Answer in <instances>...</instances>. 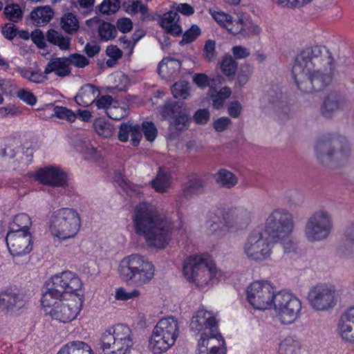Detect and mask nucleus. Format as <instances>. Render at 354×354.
Listing matches in <instances>:
<instances>
[{
    "instance_id": "obj_1",
    "label": "nucleus",
    "mask_w": 354,
    "mask_h": 354,
    "mask_svg": "<svg viewBox=\"0 0 354 354\" xmlns=\"http://www.w3.org/2000/svg\"><path fill=\"white\" fill-rule=\"evenodd\" d=\"M334 60L324 46L303 50L296 57L292 75L298 88L304 93L319 91L333 80Z\"/></svg>"
},
{
    "instance_id": "obj_2",
    "label": "nucleus",
    "mask_w": 354,
    "mask_h": 354,
    "mask_svg": "<svg viewBox=\"0 0 354 354\" xmlns=\"http://www.w3.org/2000/svg\"><path fill=\"white\" fill-rule=\"evenodd\" d=\"M82 281L78 276L70 271L55 274L48 279L44 286L41 299V305L53 319L67 323L75 319L80 313L83 300L75 296L73 299L62 302L61 299L64 294H73L81 289Z\"/></svg>"
},
{
    "instance_id": "obj_3",
    "label": "nucleus",
    "mask_w": 354,
    "mask_h": 354,
    "mask_svg": "<svg viewBox=\"0 0 354 354\" xmlns=\"http://www.w3.org/2000/svg\"><path fill=\"white\" fill-rule=\"evenodd\" d=\"M131 221L135 234L142 237L149 247L163 249L172 239V222L151 203L137 204L133 208Z\"/></svg>"
},
{
    "instance_id": "obj_4",
    "label": "nucleus",
    "mask_w": 354,
    "mask_h": 354,
    "mask_svg": "<svg viewBox=\"0 0 354 354\" xmlns=\"http://www.w3.org/2000/svg\"><path fill=\"white\" fill-rule=\"evenodd\" d=\"M314 151L318 162L327 167L344 164L351 157V148L348 140L335 133L326 134L318 138Z\"/></svg>"
},
{
    "instance_id": "obj_5",
    "label": "nucleus",
    "mask_w": 354,
    "mask_h": 354,
    "mask_svg": "<svg viewBox=\"0 0 354 354\" xmlns=\"http://www.w3.org/2000/svg\"><path fill=\"white\" fill-rule=\"evenodd\" d=\"M183 274L189 283L201 290L216 283L223 276L221 270L207 254L194 255L186 259Z\"/></svg>"
},
{
    "instance_id": "obj_6",
    "label": "nucleus",
    "mask_w": 354,
    "mask_h": 354,
    "mask_svg": "<svg viewBox=\"0 0 354 354\" xmlns=\"http://www.w3.org/2000/svg\"><path fill=\"white\" fill-rule=\"evenodd\" d=\"M293 228V216L284 208L274 209L266 221V232L273 242L281 243L285 252H290L294 250V244L290 239Z\"/></svg>"
},
{
    "instance_id": "obj_7",
    "label": "nucleus",
    "mask_w": 354,
    "mask_h": 354,
    "mask_svg": "<svg viewBox=\"0 0 354 354\" xmlns=\"http://www.w3.org/2000/svg\"><path fill=\"white\" fill-rule=\"evenodd\" d=\"M134 344L132 330L122 324L109 327L100 338V348L104 354H129Z\"/></svg>"
},
{
    "instance_id": "obj_8",
    "label": "nucleus",
    "mask_w": 354,
    "mask_h": 354,
    "mask_svg": "<svg viewBox=\"0 0 354 354\" xmlns=\"http://www.w3.org/2000/svg\"><path fill=\"white\" fill-rule=\"evenodd\" d=\"M119 272L124 281L131 280L138 285H144L153 278L155 267L147 257L131 254L121 261Z\"/></svg>"
},
{
    "instance_id": "obj_9",
    "label": "nucleus",
    "mask_w": 354,
    "mask_h": 354,
    "mask_svg": "<svg viewBox=\"0 0 354 354\" xmlns=\"http://www.w3.org/2000/svg\"><path fill=\"white\" fill-rule=\"evenodd\" d=\"M180 326L178 321L168 317L159 320L149 341V348L155 354H161L173 346L177 340Z\"/></svg>"
},
{
    "instance_id": "obj_10",
    "label": "nucleus",
    "mask_w": 354,
    "mask_h": 354,
    "mask_svg": "<svg viewBox=\"0 0 354 354\" xmlns=\"http://www.w3.org/2000/svg\"><path fill=\"white\" fill-rule=\"evenodd\" d=\"M81 220L78 212L71 208H61L53 212L50 224L53 235L62 239L74 237L80 230Z\"/></svg>"
},
{
    "instance_id": "obj_11",
    "label": "nucleus",
    "mask_w": 354,
    "mask_h": 354,
    "mask_svg": "<svg viewBox=\"0 0 354 354\" xmlns=\"http://www.w3.org/2000/svg\"><path fill=\"white\" fill-rule=\"evenodd\" d=\"M333 230V215L325 209L315 211L308 218L304 234L310 242L326 240Z\"/></svg>"
},
{
    "instance_id": "obj_12",
    "label": "nucleus",
    "mask_w": 354,
    "mask_h": 354,
    "mask_svg": "<svg viewBox=\"0 0 354 354\" xmlns=\"http://www.w3.org/2000/svg\"><path fill=\"white\" fill-rule=\"evenodd\" d=\"M270 236H267L259 230L252 232L247 237L243 252L250 261L261 262L268 259L272 254L273 243Z\"/></svg>"
},
{
    "instance_id": "obj_13",
    "label": "nucleus",
    "mask_w": 354,
    "mask_h": 354,
    "mask_svg": "<svg viewBox=\"0 0 354 354\" xmlns=\"http://www.w3.org/2000/svg\"><path fill=\"white\" fill-rule=\"evenodd\" d=\"M272 306L284 324L293 323L301 310V302L294 294L288 291H279L274 297Z\"/></svg>"
},
{
    "instance_id": "obj_14",
    "label": "nucleus",
    "mask_w": 354,
    "mask_h": 354,
    "mask_svg": "<svg viewBox=\"0 0 354 354\" xmlns=\"http://www.w3.org/2000/svg\"><path fill=\"white\" fill-rule=\"evenodd\" d=\"M308 301L315 310L327 311L335 307L337 304V291L331 285L317 284L310 290Z\"/></svg>"
},
{
    "instance_id": "obj_15",
    "label": "nucleus",
    "mask_w": 354,
    "mask_h": 354,
    "mask_svg": "<svg viewBox=\"0 0 354 354\" xmlns=\"http://www.w3.org/2000/svg\"><path fill=\"white\" fill-rule=\"evenodd\" d=\"M275 295L273 286L268 281H254L247 289L248 302L259 310H266L272 306Z\"/></svg>"
},
{
    "instance_id": "obj_16",
    "label": "nucleus",
    "mask_w": 354,
    "mask_h": 354,
    "mask_svg": "<svg viewBox=\"0 0 354 354\" xmlns=\"http://www.w3.org/2000/svg\"><path fill=\"white\" fill-rule=\"evenodd\" d=\"M161 113L169 120L170 126L178 131L188 129L191 118L183 102L167 103L162 108Z\"/></svg>"
},
{
    "instance_id": "obj_17",
    "label": "nucleus",
    "mask_w": 354,
    "mask_h": 354,
    "mask_svg": "<svg viewBox=\"0 0 354 354\" xmlns=\"http://www.w3.org/2000/svg\"><path fill=\"white\" fill-rule=\"evenodd\" d=\"M8 248L13 256L28 254L32 250V239L29 232L15 230L12 227L6 237Z\"/></svg>"
},
{
    "instance_id": "obj_18",
    "label": "nucleus",
    "mask_w": 354,
    "mask_h": 354,
    "mask_svg": "<svg viewBox=\"0 0 354 354\" xmlns=\"http://www.w3.org/2000/svg\"><path fill=\"white\" fill-rule=\"evenodd\" d=\"M218 328V324L213 313L204 308L198 309L192 316L190 330L194 335H204L207 333L213 334Z\"/></svg>"
},
{
    "instance_id": "obj_19",
    "label": "nucleus",
    "mask_w": 354,
    "mask_h": 354,
    "mask_svg": "<svg viewBox=\"0 0 354 354\" xmlns=\"http://www.w3.org/2000/svg\"><path fill=\"white\" fill-rule=\"evenodd\" d=\"M36 179L40 183L54 187H64L66 184L65 174L58 167H46L36 174Z\"/></svg>"
},
{
    "instance_id": "obj_20",
    "label": "nucleus",
    "mask_w": 354,
    "mask_h": 354,
    "mask_svg": "<svg viewBox=\"0 0 354 354\" xmlns=\"http://www.w3.org/2000/svg\"><path fill=\"white\" fill-rule=\"evenodd\" d=\"M344 106V99L339 93L331 92L324 98L321 106V113L324 118H330L343 110Z\"/></svg>"
},
{
    "instance_id": "obj_21",
    "label": "nucleus",
    "mask_w": 354,
    "mask_h": 354,
    "mask_svg": "<svg viewBox=\"0 0 354 354\" xmlns=\"http://www.w3.org/2000/svg\"><path fill=\"white\" fill-rule=\"evenodd\" d=\"M86 24L92 28L97 29L99 38L102 41H109L116 37L117 28L109 22L102 21L97 17H94L87 20Z\"/></svg>"
},
{
    "instance_id": "obj_22",
    "label": "nucleus",
    "mask_w": 354,
    "mask_h": 354,
    "mask_svg": "<svg viewBox=\"0 0 354 354\" xmlns=\"http://www.w3.org/2000/svg\"><path fill=\"white\" fill-rule=\"evenodd\" d=\"M250 218V212L243 208L236 207L226 211L223 216L227 228L247 224Z\"/></svg>"
},
{
    "instance_id": "obj_23",
    "label": "nucleus",
    "mask_w": 354,
    "mask_h": 354,
    "mask_svg": "<svg viewBox=\"0 0 354 354\" xmlns=\"http://www.w3.org/2000/svg\"><path fill=\"white\" fill-rule=\"evenodd\" d=\"M212 17L221 26L225 27L229 32L236 35L245 30L243 20L239 19L233 20L232 17L223 12H216L212 13Z\"/></svg>"
},
{
    "instance_id": "obj_24",
    "label": "nucleus",
    "mask_w": 354,
    "mask_h": 354,
    "mask_svg": "<svg viewBox=\"0 0 354 354\" xmlns=\"http://www.w3.org/2000/svg\"><path fill=\"white\" fill-rule=\"evenodd\" d=\"M180 17L178 13L174 10H170L165 13L161 20L159 21V25L164 28L166 32L174 37H178L181 35L183 30L180 25L179 24Z\"/></svg>"
},
{
    "instance_id": "obj_25",
    "label": "nucleus",
    "mask_w": 354,
    "mask_h": 354,
    "mask_svg": "<svg viewBox=\"0 0 354 354\" xmlns=\"http://www.w3.org/2000/svg\"><path fill=\"white\" fill-rule=\"evenodd\" d=\"M24 304V297L17 290L8 289L0 293V306L7 310L21 308Z\"/></svg>"
},
{
    "instance_id": "obj_26",
    "label": "nucleus",
    "mask_w": 354,
    "mask_h": 354,
    "mask_svg": "<svg viewBox=\"0 0 354 354\" xmlns=\"http://www.w3.org/2000/svg\"><path fill=\"white\" fill-rule=\"evenodd\" d=\"M100 93V92L97 87L88 84L81 88L75 100L79 105L86 107L95 103Z\"/></svg>"
},
{
    "instance_id": "obj_27",
    "label": "nucleus",
    "mask_w": 354,
    "mask_h": 354,
    "mask_svg": "<svg viewBox=\"0 0 354 354\" xmlns=\"http://www.w3.org/2000/svg\"><path fill=\"white\" fill-rule=\"evenodd\" d=\"M54 73L56 75L64 77L71 73L66 57L53 58L47 64L44 74Z\"/></svg>"
},
{
    "instance_id": "obj_28",
    "label": "nucleus",
    "mask_w": 354,
    "mask_h": 354,
    "mask_svg": "<svg viewBox=\"0 0 354 354\" xmlns=\"http://www.w3.org/2000/svg\"><path fill=\"white\" fill-rule=\"evenodd\" d=\"M181 62L172 57H165L158 65V73L163 77H171L180 71Z\"/></svg>"
},
{
    "instance_id": "obj_29",
    "label": "nucleus",
    "mask_w": 354,
    "mask_h": 354,
    "mask_svg": "<svg viewBox=\"0 0 354 354\" xmlns=\"http://www.w3.org/2000/svg\"><path fill=\"white\" fill-rule=\"evenodd\" d=\"M151 183L156 192H167L171 184V174L169 171L165 168H160L156 178L151 180Z\"/></svg>"
},
{
    "instance_id": "obj_30",
    "label": "nucleus",
    "mask_w": 354,
    "mask_h": 354,
    "mask_svg": "<svg viewBox=\"0 0 354 354\" xmlns=\"http://www.w3.org/2000/svg\"><path fill=\"white\" fill-rule=\"evenodd\" d=\"M76 149L84 153L85 158L97 162L102 158V153L94 147L91 142L86 139H80V142L75 145Z\"/></svg>"
},
{
    "instance_id": "obj_31",
    "label": "nucleus",
    "mask_w": 354,
    "mask_h": 354,
    "mask_svg": "<svg viewBox=\"0 0 354 354\" xmlns=\"http://www.w3.org/2000/svg\"><path fill=\"white\" fill-rule=\"evenodd\" d=\"M216 183L221 187L231 189L238 183L237 176L226 169H220L214 175Z\"/></svg>"
},
{
    "instance_id": "obj_32",
    "label": "nucleus",
    "mask_w": 354,
    "mask_h": 354,
    "mask_svg": "<svg viewBox=\"0 0 354 354\" xmlns=\"http://www.w3.org/2000/svg\"><path fill=\"white\" fill-rule=\"evenodd\" d=\"M46 40L50 44L57 46L62 50L70 49L71 38L65 37L63 34L54 29H50L46 32Z\"/></svg>"
},
{
    "instance_id": "obj_33",
    "label": "nucleus",
    "mask_w": 354,
    "mask_h": 354,
    "mask_svg": "<svg viewBox=\"0 0 354 354\" xmlns=\"http://www.w3.org/2000/svg\"><path fill=\"white\" fill-rule=\"evenodd\" d=\"M337 332L342 341L354 344V325L339 318L337 325Z\"/></svg>"
},
{
    "instance_id": "obj_34",
    "label": "nucleus",
    "mask_w": 354,
    "mask_h": 354,
    "mask_svg": "<svg viewBox=\"0 0 354 354\" xmlns=\"http://www.w3.org/2000/svg\"><path fill=\"white\" fill-rule=\"evenodd\" d=\"M54 12L49 6L38 7L30 13L31 19L37 25H44L53 18Z\"/></svg>"
},
{
    "instance_id": "obj_35",
    "label": "nucleus",
    "mask_w": 354,
    "mask_h": 354,
    "mask_svg": "<svg viewBox=\"0 0 354 354\" xmlns=\"http://www.w3.org/2000/svg\"><path fill=\"white\" fill-rule=\"evenodd\" d=\"M213 334L208 333L201 335L198 341V348L201 349H210L212 345H218V341L221 339L225 342V340L218 328L215 330Z\"/></svg>"
},
{
    "instance_id": "obj_36",
    "label": "nucleus",
    "mask_w": 354,
    "mask_h": 354,
    "mask_svg": "<svg viewBox=\"0 0 354 354\" xmlns=\"http://www.w3.org/2000/svg\"><path fill=\"white\" fill-rule=\"evenodd\" d=\"M300 350L299 342L291 337H288L281 342L279 354H299Z\"/></svg>"
},
{
    "instance_id": "obj_37",
    "label": "nucleus",
    "mask_w": 354,
    "mask_h": 354,
    "mask_svg": "<svg viewBox=\"0 0 354 354\" xmlns=\"http://www.w3.org/2000/svg\"><path fill=\"white\" fill-rule=\"evenodd\" d=\"M205 183L201 178H194L189 181V185L184 188L183 195L186 198H190L194 195H199L203 193Z\"/></svg>"
},
{
    "instance_id": "obj_38",
    "label": "nucleus",
    "mask_w": 354,
    "mask_h": 354,
    "mask_svg": "<svg viewBox=\"0 0 354 354\" xmlns=\"http://www.w3.org/2000/svg\"><path fill=\"white\" fill-rule=\"evenodd\" d=\"M17 71L23 78L32 83L41 84L47 80V77L39 71H32L30 68L17 67Z\"/></svg>"
},
{
    "instance_id": "obj_39",
    "label": "nucleus",
    "mask_w": 354,
    "mask_h": 354,
    "mask_svg": "<svg viewBox=\"0 0 354 354\" xmlns=\"http://www.w3.org/2000/svg\"><path fill=\"white\" fill-rule=\"evenodd\" d=\"M61 26L68 34L76 32L79 28V22L75 15L68 12L62 17Z\"/></svg>"
},
{
    "instance_id": "obj_40",
    "label": "nucleus",
    "mask_w": 354,
    "mask_h": 354,
    "mask_svg": "<svg viewBox=\"0 0 354 354\" xmlns=\"http://www.w3.org/2000/svg\"><path fill=\"white\" fill-rule=\"evenodd\" d=\"M93 126L96 133L104 138H109L114 133L113 126L102 119L96 120Z\"/></svg>"
},
{
    "instance_id": "obj_41",
    "label": "nucleus",
    "mask_w": 354,
    "mask_h": 354,
    "mask_svg": "<svg viewBox=\"0 0 354 354\" xmlns=\"http://www.w3.org/2000/svg\"><path fill=\"white\" fill-rule=\"evenodd\" d=\"M70 354H93L90 346L84 342L73 341L66 344Z\"/></svg>"
},
{
    "instance_id": "obj_42",
    "label": "nucleus",
    "mask_w": 354,
    "mask_h": 354,
    "mask_svg": "<svg viewBox=\"0 0 354 354\" xmlns=\"http://www.w3.org/2000/svg\"><path fill=\"white\" fill-rule=\"evenodd\" d=\"M122 6L124 10L130 15H135L140 12L141 17H142L143 14L147 12V5L142 3V2L138 0H129L124 2Z\"/></svg>"
},
{
    "instance_id": "obj_43",
    "label": "nucleus",
    "mask_w": 354,
    "mask_h": 354,
    "mask_svg": "<svg viewBox=\"0 0 354 354\" xmlns=\"http://www.w3.org/2000/svg\"><path fill=\"white\" fill-rule=\"evenodd\" d=\"M237 66V62L231 55L225 56L221 63V71L223 74L227 77L234 76L235 75Z\"/></svg>"
},
{
    "instance_id": "obj_44",
    "label": "nucleus",
    "mask_w": 354,
    "mask_h": 354,
    "mask_svg": "<svg viewBox=\"0 0 354 354\" xmlns=\"http://www.w3.org/2000/svg\"><path fill=\"white\" fill-rule=\"evenodd\" d=\"M3 13L6 17L10 21L16 23L19 21L23 15V11L18 4H10L5 7Z\"/></svg>"
},
{
    "instance_id": "obj_45",
    "label": "nucleus",
    "mask_w": 354,
    "mask_h": 354,
    "mask_svg": "<svg viewBox=\"0 0 354 354\" xmlns=\"http://www.w3.org/2000/svg\"><path fill=\"white\" fill-rule=\"evenodd\" d=\"M31 224L30 218L26 214H19L17 215L11 225L10 230L15 227V230H19L25 232H29V226Z\"/></svg>"
},
{
    "instance_id": "obj_46",
    "label": "nucleus",
    "mask_w": 354,
    "mask_h": 354,
    "mask_svg": "<svg viewBox=\"0 0 354 354\" xmlns=\"http://www.w3.org/2000/svg\"><path fill=\"white\" fill-rule=\"evenodd\" d=\"M120 8L119 0H104L99 6V10L103 15H111L115 13Z\"/></svg>"
},
{
    "instance_id": "obj_47",
    "label": "nucleus",
    "mask_w": 354,
    "mask_h": 354,
    "mask_svg": "<svg viewBox=\"0 0 354 354\" xmlns=\"http://www.w3.org/2000/svg\"><path fill=\"white\" fill-rule=\"evenodd\" d=\"M201 28L197 25H192L183 35V39L180 41V44L183 46L187 44L194 41L201 35Z\"/></svg>"
},
{
    "instance_id": "obj_48",
    "label": "nucleus",
    "mask_w": 354,
    "mask_h": 354,
    "mask_svg": "<svg viewBox=\"0 0 354 354\" xmlns=\"http://www.w3.org/2000/svg\"><path fill=\"white\" fill-rule=\"evenodd\" d=\"M231 95V90L228 87L222 88L217 93L212 95V105L218 109L223 106L225 100Z\"/></svg>"
},
{
    "instance_id": "obj_49",
    "label": "nucleus",
    "mask_w": 354,
    "mask_h": 354,
    "mask_svg": "<svg viewBox=\"0 0 354 354\" xmlns=\"http://www.w3.org/2000/svg\"><path fill=\"white\" fill-rule=\"evenodd\" d=\"M171 91L174 97L185 99L189 95V84L185 81L177 82L173 85Z\"/></svg>"
},
{
    "instance_id": "obj_50",
    "label": "nucleus",
    "mask_w": 354,
    "mask_h": 354,
    "mask_svg": "<svg viewBox=\"0 0 354 354\" xmlns=\"http://www.w3.org/2000/svg\"><path fill=\"white\" fill-rule=\"evenodd\" d=\"M107 116L114 120H120L129 115V111L126 106L113 105L109 109Z\"/></svg>"
},
{
    "instance_id": "obj_51",
    "label": "nucleus",
    "mask_w": 354,
    "mask_h": 354,
    "mask_svg": "<svg viewBox=\"0 0 354 354\" xmlns=\"http://www.w3.org/2000/svg\"><path fill=\"white\" fill-rule=\"evenodd\" d=\"M286 197L290 205L299 206L304 202V194L296 189L288 190L286 192Z\"/></svg>"
},
{
    "instance_id": "obj_52",
    "label": "nucleus",
    "mask_w": 354,
    "mask_h": 354,
    "mask_svg": "<svg viewBox=\"0 0 354 354\" xmlns=\"http://www.w3.org/2000/svg\"><path fill=\"white\" fill-rule=\"evenodd\" d=\"M54 115L59 119H65L70 122H74L77 118V115L72 110L64 106H55Z\"/></svg>"
},
{
    "instance_id": "obj_53",
    "label": "nucleus",
    "mask_w": 354,
    "mask_h": 354,
    "mask_svg": "<svg viewBox=\"0 0 354 354\" xmlns=\"http://www.w3.org/2000/svg\"><path fill=\"white\" fill-rule=\"evenodd\" d=\"M142 133L147 140L153 142L158 133L157 129L152 122H144L141 124Z\"/></svg>"
},
{
    "instance_id": "obj_54",
    "label": "nucleus",
    "mask_w": 354,
    "mask_h": 354,
    "mask_svg": "<svg viewBox=\"0 0 354 354\" xmlns=\"http://www.w3.org/2000/svg\"><path fill=\"white\" fill-rule=\"evenodd\" d=\"M140 292L138 290L134 289L131 291H127L123 288H119L115 290V298L117 300L127 301L140 296Z\"/></svg>"
},
{
    "instance_id": "obj_55",
    "label": "nucleus",
    "mask_w": 354,
    "mask_h": 354,
    "mask_svg": "<svg viewBox=\"0 0 354 354\" xmlns=\"http://www.w3.org/2000/svg\"><path fill=\"white\" fill-rule=\"evenodd\" d=\"M252 67L250 64H244L241 66L237 76V82L241 86L248 83L252 75Z\"/></svg>"
},
{
    "instance_id": "obj_56",
    "label": "nucleus",
    "mask_w": 354,
    "mask_h": 354,
    "mask_svg": "<svg viewBox=\"0 0 354 354\" xmlns=\"http://www.w3.org/2000/svg\"><path fill=\"white\" fill-rule=\"evenodd\" d=\"M203 56L208 62H212L216 58V42L214 40L209 39L205 42Z\"/></svg>"
},
{
    "instance_id": "obj_57",
    "label": "nucleus",
    "mask_w": 354,
    "mask_h": 354,
    "mask_svg": "<svg viewBox=\"0 0 354 354\" xmlns=\"http://www.w3.org/2000/svg\"><path fill=\"white\" fill-rule=\"evenodd\" d=\"M68 66L73 64L78 68H83L87 66L89 63L88 59L82 55L74 53L66 57Z\"/></svg>"
},
{
    "instance_id": "obj_58",
    "label": "nucleus",
    "mask_w": 354,
    "mask_h": 354,
    "mask_svg": "<svg viewBox=\"0 0 354 354\" xmlns=\"http://www.w3.org/2000/svg\"><path fill=\"white\" fill-rule=\"evenodd\" d=\"M225 342L220 339L218 345H212L210 349H201L198 348V354H225Z\"/></svg>"
},
{
    "instance_id": "obj_59",
    "label": "nucleus",
    "mask_w": 354,
    "mask_h": 354,
    "mask_svg": "<svg viewBox=\"0 0 354 354\" xmlns=\"http://www.w3.org/2000/svg\"><path fill=\"white\" fill-rule=\"evenodd\" d=\"M132 130V122L128 121L120 124L118 132V139L121 142H127L129 139V136L131 134Z\"/></svg>"
},
{
    "instance_id": "obj_60",
    "label": "nucleus",
    "mask_w": 354,
    "mask_h": 354,
    "mask_svg": "<svg viewBox=\"0 0 354 354\" xmlns=\"http://www.w3.org/2000/svg\"><path fill=\"white\" fill-rule=\"evenodd\" d=\"M113 98L111 95H103L99 99L95 100V104L98 109H104L106 113H108L109 109L113 106Z\"/></svg>"
},
{
    "instance_id": "obj_61",
    "label": "nucleus",
    "mask_w": 354,
    "mask_h": 354,
    "mask_svg": "<svg viewBox=\"0 0 354 354\" xmlns=\"http://www.w3.org/2000/svg\"><path fill=\"white\" fill-rule=\"evenodd\" d=\"M17 97L30 106L35 105L37 102V97L31 91L26 89L19 90L17 93Z\"/></svg>"
},
{
    "instance_id": "obj_62",
    "label": "nucleus",
    "mask_w": 354,
    "mask_h": 354,
    "mask_svg": "<svg viewBox=\"0 0 354 354\" xmlns=\"http://www.w3.org/2000/svg\"><path fill=\"white\" fill-rule=\"evenodd\" d=\"M226 225L223 220L221 221L217 218L216 221H213L209 225L210 232L217 236H221L223 232L225 231Z\"/></svg>"
},
{
    "instance_id": "obj_63",
    "label": "nucleus",
    "mask_w": 354,
    "mask_h": 354,
    "mask_svg": "<svg viewBox=\"0 0 354 354\" xmlns=\"http://www.w3.org/2000/svg\"><path fill=\"white\" fill-rule=\"evenodd\" d=\"M210 118L209 112L207 109H199L194 115L193 118L198 124H206Z\"/></svg>"
},
{
    "instance_id": "obj_64",
    "label": "nucleus",
    "mask_w": 354,
    "mask_h": 354,
    "mask_svg": "<svg viewBox=\"0 0 354 354\" xmlns=\"http://www.w3.org/2000/svg\"><path fill=\"white\" fill-rule=\"evenodd\" d=\"M344 234L347 244L354 245V220L346 226Z\"/></svg>"
}]
</instances>
